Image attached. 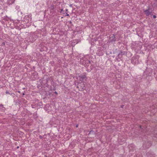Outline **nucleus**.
<instances>
[{
  "mask_svg": "<svg viewBox=\"0 0 157 157\" xmlns=\"http://www.w3.org/2000/svg\"><path fill=\"white\" fill-rule=\"evenodd\" d=\"M25 95V93H23V95Z\"/></svg>",
  "mask_w": 157,
  "mask_h": 157,
  "instance_id": "a211bd4d",
  "label": "nucleus"
},
{
  "mask_svg": "<svg viewBox=\"0 0 157 157\" xmlns=\"http://www.w3.org/2000/svg\"><path fill=\"white\" fill-rule=\"evenodd\" d=\"M17 92L19 93H21V92L20 91H17Z\"/></svg>",
  "mask_w": 157,
  "mask_h": 157,
  "instance_id": "dca6fc26",
  "label": "nucleus"
},
{
  "mask_svg": "<svg viewBox=\"0 0 157 157\" xmlns=\"http://www.w3.org/2000/svg\"><path fill=\"white\" fill-rule=\"evenodd\" d=\"M2 44L3 45H5V43L3 42V43H2Z\"/></svg>",
  "mask_w": 157,
  "mask_h": 157,
  "instance_id": "ddd939ff",
  "label": "nucleus"
},
{
  "mask_svg": "<svg viewBox=\"0 0 157 157\" xmlns=\"http://www.w3.org/2000/svg\"><path fill=\"white\" fill-rule=\"evenodd\" d=\"M67 10H66V11H67Z\"/></svg>",
  "mask_w": 157,
  "mask_h": 157,
  "instance_id": "b1692460",
  "label": "nucleus"
},
{
  "mask_svg": "<svg viewBox=\"0 0 157 157\" xmlns=\"http://www.w3.org/2000/svg\"><path fill=\"white\" fill-rule=\"evenodd\" d=\"M55 93H56V94H57V92H56H56H55Z\"/></svg>",
  "mask_w": 157,
  "mask_h": 157,
  "instance_id": "f3484780",
  "label": "nucleus"
},
{
  "mask_svg": "<svg viewBox=\"0 0 157 157\" xmlns=\"http://www.w3.org/2000/svg\"><path fill=\"white\" fill-rule=\"evenodd\" d=\"M138 59L139 56L138 55H136L133 57L131 59V63L134 65L138 64Z\"/></svg>",
  "mask_w": 157,
  "mask_h": 157,
  "instance_id": "f03ea898",
  "label": "nucleus"
},
{
  "mask_svg": "<svg viewBox=\"0 0 157 157\" xmlns=\"http://www.w3.org/2000/svg\"><path fill=\"white\" fill-rule=\"evenodd\" d=\"M140 128H141V126H140Z\"/></svg>",
  "mask_w": 157,
  "mask_h": 157,
  "instance_id": "6ab92c4d",
  "label": "nucleus"
},
{
  "mask_svg": "<svg viewBox=\"0 0 157 157\" xmlns=\"http://www.w3.org/2000/svg\"><path fill=\"white\" fill-rule=\"evenodd\" d=\"M6 94H10V93L8 91H6Z\"/></svg>",
  "mask_w": 157,
  "mask_h": 157,
  "instance_id": "9d476101",
  "label": "nucleus"
},
{
  "mask_svg": "<svg viewBox=\"0 0 157 157\" xmlns=\"http://www.w3.org/2000/svg\"><path fill=\"white\" fill-rule=\"evenodd\" d=\"M19 148V147H17V148Z\"/></svg>",
  "mask_w": 157,
  "mask_h": 157,
  "instance_id": "5701e85b",
  "label": "nucleus"
},
{
  "mask_svg": "<svg viewBox=\"0 0 157 157\" xmlns=\"http://www.w3.org/2000/svg\"><path fill=\"white\" fill-rule=\"evenodd\" d=\"M125 54V52H124L121 51L118 54V56L119 57L120 56H121Z\"/></svg>",
  "mask_w": 157,
  "mask_h": 157,
  "instance_id": "423d86ee",
  "label": "nucleus"
},
{
  "mask_svg": "<svg viewBox=\"0 0 157 157\" xmlns=\"http://www.w3.org/2000/svg\"><path fill=\"white\" fill-rule=\"evenodd\" d=\"M78 125H77L76 126V127H78Z\"/></svg>",
  "mask_w": 157,
  "mask_h": 157,
  "instance_id": "aec40b11",
  "label": "nucleus"
},
{
  "mask_svg": "<svg viewBox=\"0 0 157 157\" xmlns=\"http://www.w3.org/2000/svg\"><path fill=\"white\" fill-rule=\"evenodd\" d=\"M89 136L91 138H94L96 136V133L93 131H91L89 134Z\"/></svg>",
  "mask_w": 157,
  "mask_h": 157,
  "instance_id": "39448f33",
  "label": "nucleus"
},
{
  "mask_svg": "<svg viewBox=\"0 0 157 157\" xmlns=\"http://www.w3.org/2000/svg\"><path fill=\"white\" fill-rule=\"evenodd\" d=\"M72 6V5H70V6Z\"/></svg>",
  "mask_w": 157,
  "mask_h": 157,
  "instance_id": "412c9836",
  "label": "nucleus"
},
{
  "mask_svg": "<svg viewBox=\"0 0 157 157\" xmlns=\"http://www.w3.org/2000/svg\"><path fill=\"white\" fill-rule=\"evenodd\" d=\"M66 14H67V15H66V16H69V14H68L66 13Z\"/></svg>",
  "mask_w": 157,
  "mask_h": 157,
  "instance_id": "2eb2a0df",
  "label": "nucleus"
},
{
  "mask_svg": "<svg viewBox=\"0 0 157 157\" xmlns=\"http://www.w3.org/2000/svg\"><path fill=\"white\" fill-rule=\"evenodd\" d=\"M63 11V9H61L60 12L61 13Z\"/></svg>",
  "mask_w": 157,
  "mask_h": 157,
  "instance_id": "4468645a",
  "label": "nucleus"
},
{
  "mask_svg": "<svg viewBox=\"0 0 157 157\" xmlns=\"http://www.w3.org/2000/svg\"><path fill=\"white\" fill-rule=\"evenodd\" d=\"M77 87L79 89V90H84L86 87L84 84L82 82H81L78 84Z\"/></svg>",
  "mask_w": 157,
  "mask_h": 157,
  "instance_id": "7ed1b4c3",
  "label": "nucleus"
},
{
  "mask_svg": "<svg viewBox=\"0 0 157 157\" xmlns=\"http://www.w3.org/2000/svg\"><path fill=\"white\" fill-rule=\"evenodd\" d=\"M50 9L51 10H53L54 9V5H52L50 7Z\"/></svg>",
  "mask_w": 157,
  "mask_h": 157,
  "instance_id": "6e6552de",
  "label": "nucleus"
},
{
  "mask_svg": "<svg viewBox=\"0 0 157 157\" xmlns=\"http://www.w3.org/2000/svg\"><path fill=\"white\" fill-rule=\"evenodd\" d=\"M86 76L84 75H83V76H81V78H85L86 77Z\"/></svg>",
  "mask_w": 157,
  "mask_h": 157,
  "instance_id": "1a4fd4ad",
  "label": "nucleus"
},
{
  "mask_svg": "<svg viewBox=\"0 0 157 157\" xmlns=\"http://www.w3.org/2000/svg\"><path fill=\"white\" fill-rule=\"evenodd\" d=\"M153 17L154 18H156V16L155 15H154L153 16Z\"/></svg>",
  "mask_w": 157,
  "mask_h": 157,
  "instance_id": "9b49d317",
  "label": "nucleus"
},
{
  "mask_svg": "<svg viewBox=\"0 0 157 157\" xmlns=\"http://www.w3.org/2000/svg\"><path fill=\"white\" fill-rule=\"evenodd\" d=\"M80 63L84 65L86 67H87L90 64V62L88 60H83L81 59L80 60Z\"/></svg>",
  "mask_w": 157,
  "mask_h": 157,
  "instance_id": "f257e3e1",
  "label": "nucleus"
},
{
  "mask_svg": "<svg viewBox=\"0 0 157 157\" xmlns=\"http://www.w3.org/2000/svg\"><path fill=\"white\" fill-rule=\"evenodd\" d=\"M150 7L148 6V9L146 10H144V12L147 16H149L151 13V12H150Z\"/></svg>",
  "mask_w": 157,
  "mask_h": 157,
  "instance_id": "20e7f679",
  "label": "nucleus"
},
{
  "mask_svg": "<svg viewBox=\"0 0 157 157\" xmlns=\"http://www.w3.org/2000/svg\"><path fill=\"white\" fill-rule=\"evenodd\" d=\"M111 37L113 38V39L111 40L112 42H113V41L114 42V41H116V39L115 38V37L113 35V36H112Z\"/></svg>",
  "mask_w": 157,
  "mask_h": 157,
  "instance_id": "0eeeda50",
  "label": "nucleus"
},
{
  "mask_svg": "<svg viewBox=\"0 0 157 157\" xmlns=\"http://www.w3.org/2000/svg\"><path fill=\"white\" fill-rule=\"evenodd\" d=\"M124 105H121V107L123 108L124 107Z\"/></svg>",
  "mask_w": 157,
  "mask_h": 157,
  "instance_id": "f8f14e48",
  "label": "nucleus"
},
{
  "mask_svg": "<svg viewBox=\"0 0 157 157\" xmlns=\"http://www.w3.org/2000/svg\"><path fill=\"white\" fill-rule=\"evenodd\" d=\"M40 138H41V136H40Z\"/></svg>",
  "mask_w": 157,
  "mask_h": 157,
  "instance_id": "4be33fe9",
  "label": "nucleus"
}]
</instances>
